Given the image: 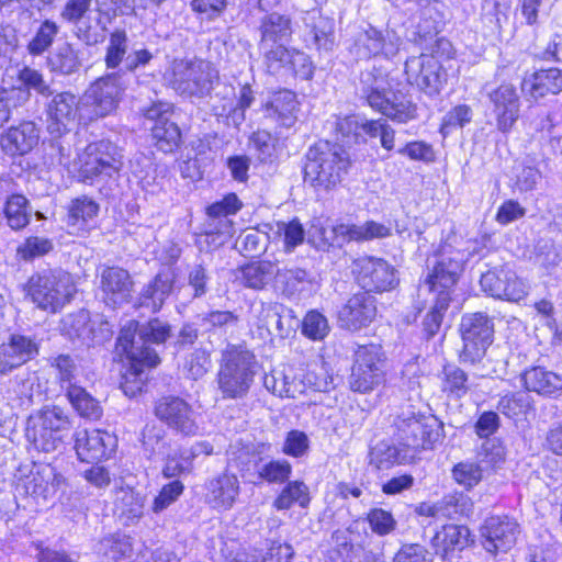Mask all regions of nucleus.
Returning <instances> with one entry per match:
<instances>
[{
	"instance_id": "nucleus-1",
	"label": "nucleus",
	"mask_w": 562,
	"mask_h": 562,
	"mask_svg": "<svg viewBox=\"0 0 562 562\" xmlns=\"http://www.w3.org/2000/svg\"><path fill=\"white\" fill-rule=\"evenodd\" d=\"M171 336V326L160 318L146 323L128 322L120 331L116 341V352L125 356L130 368L124 375L121 387L127 396L140 393L146 381L144 367L153 368L160 362L158 350Z\"/></svg>"
},
{
	"instance_id": "nucleus-2",
	"label": "nucleus",
	"mask_w": 562,
	"mask_h": 562,
	"mask_svg": "<svg viewBox=\"0 0 562 562\" xmlns=\"http://www.w3.org/2000/svg\"><path fill=\"white\" fill-rule=\"evenodd\" d=\"M385 78L383 72L369 68L360 74V93L369 106L397 123H407L417 117V105L402 92L386 94L384 90Z\"/></svg>"
},
{
	"instance_id": "nucleus-3",
	"label": "nucleus",
	"mask_w": 562,
	"mask_h": 562,
	"mask_svg": "<svg viewBox=\"0 0 562 562\" xmlns=\"http://www.w3.org/2000/svg\"><path fill=\"white\" fill-rule=\"evenodd\" d=\"M349 166V155L341 145L319 140L306 153L304 177L314 187L330 189L342 180Z\"/></svg>"
},
{
	"instance_id": "nucleus-4",
	"label": "nucleus",
	"mask_w": 562,
	"mask_h": 562,
	"mask_svg": "<svg viewBox=\"0 0 562 562\" xmlns=\"http://www.w3.org/2000/svg\"><path fill=\"white\" fill-rule=\"evenodd\" d=\"M256 359L243 346L231 345L222 355L217 387L224 400L245 397L254 382Z\"/></svg>"
},
{
	"instance_id": "nucleus-5",
	"label": "nucleus",
	"mask_w": 562,
	"mask_h": 562,
	"mask_svg": "<svg viewBox=\"0 0 562 562\" xmlns=\"http://www.w3.org/2000/svg\"><path fill=\"white\" fill-rule=\"evenodd\" d=\"M76 286L69 273L61 270H46L32 276L27 282V294L43 311L56 313L70 301Z\"/></svg>"
},
{
	"instance_id": "nucleus-6",
	"label": "nucleus",
	"mask_w": 562,
	"mask_h": 562,
	"mask_svg": "<svg viewBox=\"0 0 562 562\" xmlns=\"http://www.w3.org/2000/svg\"><path fill=\"white\" fill-rule=\"evenodd\" d=\"M70 428V420L58 406L44 407L27 418L25 436L41 451L52 452L63 442V431Z\"/></svg>"
},
{
	"instance_id": "nucleus-7",
	"label": "nucleus",
	"mask_w": 562,
	"mask_h": 562,
	"mask_svg": "<svg viewBox=\"0 0 562 562\" xmlns=\"http://www.w3.org/2000/svg\"><path fill=\"white\" fill-rule=\"evenodd\" d=\"M120 148L109 139H100L87 145L79 155L78 178L92 184L100 178H112L123 166Z\"/></svg>"
},
{
	"instance_id": "nucleus-8",
	"label": "nucleus",
	"mask_w": 562,
	"mask_h": 562,
	"mask_svg": "<svg viewBox=\"0 0 562 562\" xmlns=\"http://www.w3.org/2000/svg\"><path fill=\"white\" fill-rule=\"evenodd\" d=\"M395 436L412 449H429L442 435V424L434 415L403 411L394 419Z\"/></svg>"
},
{
	"instance_id": "nucleus-9",
	"label": "nucleus",
	"mask_w": 562,
	"mask_h": 562,
	"mask_svg": "<svg viewBox=\"0 0 562 562\" xmlns=\"http://www.w3.org/2000/svg\"><path fill=\"white\" fill-rule=\"evenodd\" d=\"M218 81V71L203 59L181 61L173 68L172 89L184 97L204 98Z\"/></svg>"
},
{
	"instance_id": "nucleus-10",
	"label": "nucleus",
	"mask_w": 562,
	"mask_h": 562,
	"mask_svg": "<svg viewBox=\"0 0 562 562\" xmlns=\"http://www.w3.org/2000/svg\"><path fill=\"white\" fill-rule=\"evenodd\" d=\"M459 331L462 338L460 361L474 364L480 362L493 342L494 323L482 312L468 313L461 317Z\"/></svg>"
},
{
	"instance_id": "nucleus-11",
	"label": "nucleus",
	"mask_w": 562,
	"mask_h": 562,
	"mask_svg": "<svg viewBox=\"0 0 562 562\" xmlns=\"http://www.w3.org/2000/svg\"><path fill=\"white\" fill-rule=\"evenodd\" d=\"M385 381V356L379 345L360 346L353 356L349 386L353 392L369 393Z\"/></svg>"
},
{
	"instance_id": "nucleus-12",
	"label": "nucleus",
	"mask_w": 562,
	"mask_h": 562,
	"mask_svg": "<svg viewBox=\"0 0 562 562\" xmlns=\"http://www.w3.org/2000/svg\"><path fill=\"white\" fill-rule=\"evenodd\" d=\"M351 271L358 285L369 294L391 291L400 282L397 270L382 258L360 257L353 260Z\"/></svg>"
},
{
	"instance_id": "nucleus-13",
	"label": "nucleus",
	"mask_w": 562,
	"mask_h": 562,
	"mask_svg": "<svg viewBox=\"0 0 562 562\" xmlns=\"http://www.w3.org/2000/svg\"><path fill=\"white\" fill-rule=\"evenodd\" d=\"M63 331L75 346L86 348L104 344L113 334L106 321H92L86 310L67 315L63 321Z\"/></svg>"
},
{
	"instance_id": "nucleus-14",
	"label": "nucleus",
	"mask_w": 562,
	"mask_h": 562,
	"mask_svg": "<svg viewBox=\"0 0 562 562\" xmlns=\"http://www.w3.org/2000/svg\"><path fill=\"white\" fill-rule=\"evenodd\" d=\"M405 75L409 85L428 95H437L446 82V72L432 55L422 54L405 61Z\"/></svg>"
},
{
	"instance_id": "nucleus-15",
	"label": "nucleus",
	"mask_w": 562,
	"mask_h": 562,
	"mask_svg": "<svg viewBox=\"0 0 562 562\" xmlns=\"http://www.w3.org/2000/svg\"><path fill=\"white\" fill-rule=\"evenodd\" d=\"M128 85L130 78H126V71L115 70L97 79L87 92L94 115L103 117L110 114L116 108Z\"/></svg>"
},
{
	"instance_id": "nucleus-16",
	"label": "nucleus",
	"mask_w": 562,
	"mask_h": 562,
	"mask_svg": "<svg viewBox=\"0 0 562 562\" xmlns=\"http://www.w3.org/2000/svg\"><path fill=\"white\" fill-rule=\"evenodd\" d=\"M156 417L169 428L183 436H195L199 431L196 413L191 404L178 396H164L155 404Z\"/></svg>"
},
{
	"instance_id": "nucleus-17",
	"label": "nucleus",
	"mask_w": 562,
	"mask_h": 562,
	"mask_svg": "<svg viewBox=\"0 0 562 562\" xmlns=\"http://www.w3.org/2000/svg\"><path fill=\"white\" fill-rule=\"evenodd\" d=\"M463 270L462 255L451 247H443L435 255L431 271L423 284V288L437 295L440 290L449 291L457 283Z\"/></svg>"
},
{
	"instance_id": "nucleus-18",
	"label": "nucleus",
	"mask_w": 562,
	"mask_h": 562,
	"mask_svg": "<svg viewBox=\"0 0 562 562\" xmlns=\"http://www.w3.org/2000/svg\"><path fill=\"white\" fill-rule=\"evenodd\" d=\"M79 110V99L69 91L55 93L46 103V130L52 137H61L70 132Z\"/></svg>"
},
{
	"instance_id": "nucleus-19",
	"label": "nucleus",
	"mask_w": 562,
	"mask_h": 562,
	"mask_svg": "<svg viewBox=\"0 0 562 562\" xmlns=\"http://www.w3.org/2000/svg\"><path fill=\"white\" fill-rule=\"evenodd\" d=\"M480 284L493 297L518 302L527 295V285L508 266L483 273Z\"/></svg>"
},
{
	"instance_id": "nucleus-20",
	"label": "nucleus",
	"mask_w": 562,
	"mask_h": 562,
	"mask_svg": "<svg viewBox=\"0 0 562 562\" xmlns=\"http://www.w3.org/2000/svg\"><path fill=\"white\" fill-rule=\"evenodd\" d=\"M520 533L519 524L509 516H492L482 527L483 547L493 554L508 552Z\"/></svg>"
},
{
	"instance_id": "nucleus-21",
	"label": "nucleus",
	"mask_w": 562,
	"mask_h": 562,
	"mask_svg": "<svg viewBox=\"0 0 562 562\" xmlns=\"http://www.w3.org/2000/svg\"><path fill=\"white\" fill-rule=\"evenodd\" d=\"M134 281L130 272L120 267H106L100 274V290L103 302L116 308L132 299Z\"/></svg>"
},
{
	"instance_id": "nucleus-22",
	"label": "nucleus",
	"mask_w": 562,
	"mask_h": 562,
	"mask_svg": "<svg viewBox=\"0 0 562 562\" xmlns=\"http://www.w3.org/2000/svg\"><path fill=\"white\" fill-rule=\"evenodd\" d=\"M493 105L496 127L502 133L509 132L519 119L520 101L516 88L510 83H503L487 93Z\"/></svg>"
},
{
	"instance_id": "nucleus-23",
	"label": "nucleus",
	"mask_w": 562,
	"mask_h": 562,
	"mask_svg": "<svg viewBox=\"0 0 562 562\" xmlns=\"http://www.w3.org/2000/svg\"><path fill=\"white\" fill-rule=\"evenodd\" d=\"M40 351L38 342L25 335L11 334L0 345V374H7L34 359Z\"/></svg>"
},
{
	"instance_id": "nucleus-24",
	"label": "nucleus",
	"mask_w": 562,
	"mask_h": 562,
	"mask_svg": "<svg viewBox=\"0 0 562 562\" xmlns=\"http://www.w3.org/2000/svg\"><path fill=\"white\" fill-rule=\"evenodd\" d=\"M375 315L376 305L374 296L367 292H358L341 307L338 319L341 327L355 331L368 326Z\"/></svg>"
},
{
	"instance_id": "nucleus-25",
	"label": "nucleus",
	"mask_w": 562,
	"mask_h": 562,
	"mask_svg": "<svg viewBox=\"0 0 562 562\" xmlns=\"http://www.w3.org/2000/svg\"><path fill=\"white\" fill-rule=\"evenodd\" d=\"M115 439L100 429L79 430L76 432V451L83 462L101 461L110 456Z\"/></svg>"
},
{
	"instance_id": "nucleus-26",
	"label": "nucleus",
	"mask_w": 562,
	"mask_h": 562,
	"mask_svg": "<svg viewBox=\"0 0 562 562\" xmlns=\"http://www.w3.org/2000/svg\"><path fill=\"white\" fill-rule=\"evenodd\" d=\"M205 488V502L216 510L231 509L240 493L238 477L227 472L209 480Z\"/></svg>"
},
{
	"instance_id": "nucleus-27",
	"label": "nucleus",
	"mask_w": 562,
	"mask_h": 562,
	"mask_svg": "<svg viewBox=\"0 0 562 562\" xmlns=\"http://www.w3.org/2000/svg\"><path fill=\"white\" fill-rule=\"evenodd\" d=\"M40 130L31 121H24L10 127L0 137V146L9 156H23L30 153L38 143Z\"/></svg>"
},
{
	"instance_id": "nucleus-28",
	"label": "nucleus",
	"mask_w": 562,
	"mask_h": 562,
	"mask_svg": "<svg viewBox=\"0 0 562 562\" xmlns=\"http://www.w3.org/2000/svg\"><path fill=\"white\" fill-rule=\"evenodd\" d=\"M175 277L164 270L156 274L140 291L137 307H146L153 313L158 312L173 291Z\"/></svg>"
},
{
	"instance_id": "nucleus-29",
	"label": "nucleus",
	"mask_w": 562,
	"mask_h": 562,
	"mask_svg": "<svg viewBox=\"0 0 562 562\" xmlns=\"http://www.w3.org/2000/svg\"><path fill=\"white\" fill-rule=\"evenodd\" d=\"M521 90L533 100L560 93L562 91V69L548 68L531 74L522 80Z\"/></svg>"
},
{
	"instance_id": "nucleus-30",
	"label": "nucleus",
	"mask_w": 562,
	"mask_h": 562,
	"mask_svg": "<svg viewBox=\"0 0 562 562\" xmlns=\"http://www.w3.org/2000/svg\"><path fill=\"white\" fill-rule=\"evenodd\" d=\"M307 29L305 41L318 50L329 52L335 45L334 20L321 11L312 10L304 18Z\"/></svg>"
},
{
	"instance_id": "nucleus-31",
	"label": "nucleus",
	"mask_w": 562,
	"mask_h": 562,
	"mask_svg": "<svg viewBox=\"0 0 562 562\" xmlns=\"http://www.w3.org/2000/svg\"><path fill=\"white\" fill-rule=\"evenodd\" d=\"M470 530L464 526L446 525L436 531L430 539L435 554L446 560L454 550L461 551L469 543Z\"/></svg>"
},
{
	"instance_id": "nucleus-32",
	"label": "nucleus",
	"mask_w": 562,
	"mask_h": 562,
	"mask_svg": "<svg viewBox=\"0 0 562 562\" xmlns=\"http://www.w3.org/2000/svg\"><path fill=\"white\" fill-rule=\"evenodd\" d=\"M525 387L543 396H553L562 391V375L544 367H532L521 374Z\"/></svg>"
},
{
	"instance_id": "nucleus-33",
	"label": "nucleus",
	"mask_w": 562,
	"mask_h": 562,
	"mask_svg": "<svg viewBox=\"0 0 562 562\" xmlns=\"http://www.w3.org/2000/svg\"><path fill=\"white\" fill-rule=\"evenodd\" d=\"M266 116L284 127H291L296 121L297 101L294 92L281 90L276 92L265 106Z\"/></svg>"
},
{
	"instance_id": "nucleus-34",
	"label": "nucleus",
	"mask_w": 562,
	"mask_h": 562,
	"mask_svg": "<svg viewBox=\"0 0 562 562\" xmlns=\"http://www.w3.org/2000/svg\"><path fill=\"white\" fill-rule=\"evenodd\" d=\"M259 32L263 43H285L293 32L292 21L286 14L270 12L261 18Z\"/></svg>"
},
{
	"instance_id": "nucleus-35",
	"label": "nucleus",
	"mask_w": 562,
	"mask_h": 562,
	"mask_svg": "<svg viewBox=\"0 0 562 562\" xmlns=\"http://www.w3.org/2000/svg\"><path fill=\"white\" fill-rule=\"evenodd\" d=\"M47 65L53 72L70 76L80 70V50L70 43L59 44L48 56Z\"/></svg>"
},
{
	"instance_id": "nucleus-36",
	"label": "nucleus",
	"mask_w": 562,
	"mask_h": 562,
	"mask_svg": "<svg viewBox=\"0 0 562 562\" xmlns=\"http://www.w3.org/2000/svg\"><path fill=\"white\" fill-rule=\"evenodd\" d=\"M233 95V90L226 89L224 99L227 102L221 106L213 104L212 110L217 116H231L233 122L238 125L245 120V110L254 103L255 94L250 86L246 83L240 88L237 104L234 103Z\"/></svg>"
},
{
	"instance_id": "nucleus-37",
	"label": "nucleus",
	"mask_w": 562,
	"mask_h": 562,
	"mask_svg": "<svg viewBox=\"0 0 562 562\" xmlns=\"http://www.w3.org/2000/svg\"><path fill=\"white\" fill-rule=\"evenodd\" d=\"M313 274L299 267L279 268L277 266L276 282L285 297H293L312 284Z\"/></svg>"
},
{
	"instance_id": "nucleus-38",
	"label": "nucleus",
	"mask_w": 562,
	"mask_h": 562,
	"mask_svg": "<svg viewBox=\"0 0 562 562\" xmlns=\"http://www.w3.org/2000/svg\"><path fill=\"white\" fill-rule=\"evenodd\" d=\"M413 457L407 449H402L387 441H380L369 452V463L378 470H387L396 464H404Z\"/></svg>"
},
{
	"instance_id": "nucleus-39",
	"label": "nucleus",
	"mask_w": 562,
	"mask_h": 562,
	"mask_svg": "<svg viewBox=\"0 0 562 562\" xmlns=\"http://www.w3.org/2000/svg\"><path fill=\"white\" fill-rule=\"evenodd\" d=\"M144 499L133 488H120L114 501L115 514L125 525L134 524L143 516Z\"/></svg>"
},
{
	"instance_id": "nucleus-40",
	"label": "nucleus",
	"mask_w": 562,
	"mask_h": 562,
	"mask_svg": "<svg viewBox=\"0 0 562 562\" xmlns=\"http://www.w3.org/2000/svg\"><path fill=\"white\" fill-rule=\"evenodd\" d=\"M100 562H124L132 555V542L125 535H111L98 544Z\"/></svg>"
},
{
	"instance_id": "nucleus-41",
	"label": "nucleus",
	"mask_w": 562,
	"mask_h": 562,
	"mask_svg": "<svg viewBox=\"0 0 562 562\" xmlns=\"http://www.w3.org/2000/svg\"><path fill=\"white\" fill-rule=\"evenodd\" d=\"M277 263L270 260L252 261L241 268V282L254 290H262L276 279Z\"/></svg>"
},
{
	"instance_id": "nucleus-42",
	"label": "nucleus",
	"mask_w": 562,
	"mask_h": 562,
	"mask_svg": "<svg viewBox=\"0 0 562 562\" xmlns=\"http://www.w3.org/2000/svg\"><path fill=\"white\" fill-rule=\"evenodd\" d=\"M66 396L70 402L74 409L83 418L98 420L102 416V407L98 400H95L90 393L82 386L69 387L66 392Z\"/></svg>"
},
{
	"instance_id": "nucleus-43",
	"label": "nucleus",
	"mask_w": 562,
	"mask_h": 562,
	"mask_svg": "<svg viewBox=\"0 0 562 562\" xmlns=\"http://www.w3.org/2000/svg\"><path fill=\"white\" fill-rule=\"evenodd\" d=\"M295 317L293 311L273 305L266 310L265 326L268 331L280 338H286L294 328Z\"/></svg>"
},
{
	"instance_id": "nucleus-44",
	"label": "nucleus",
	"mask_w": 562,
	"mask_h": 562,
	"mask_svg": "<svg viewBox=\"0 0 562 562\" xmlns=\"http://www.w3.org/2000/svg\"><path fill=\"white\" fill-rule=\"evenodd\" d=\"M52 474L53 470L49 467L40 469L34 465L29 474L18 476L16 491L24 495L42 496L47 491Z\"/></svg>"
},
{
	"instance_id": "nucleus-45",
	"label": "nucleus",
	"mask_w": 562,
	"mask_h": 562,
	"mask_svg": "<svg viewBox=\"0 0 562 562\" xmlns=\"http://www.w3.org/2000/svg\"><path fill=\"white\" fill-rule=\"evenodd\" d=\"M311 501L308 486L302 481L289 482L273 502L278 510L291 508L294 504L305 508Z\"/></svg>"
},
{
	"instance_id": "nucleus-46",
	"label": "nucleus",
	"mask_w": 562,
	"mask_h": 562,
	"mask_svg": "<svg viewBox=\"0 0 562 562\" xmlns=\"http://www.w3.org/2000/svg\"><path fill=\"white\" fill-rule=\"evenodd\" d=\"M52 368L60 387L67 392L69 387L78 386L80 368L75 358L69 355H58L52 359Z\"/></svg>"
},
{
	"instance_id": "nucleus-47",
	"label": "nucleus",
	"mask_w": 562,
	"mask_h": 562,
	"mask_svg": "<svg viewBox=\"0 0 562 562\" xmlns=\"http://www.w3.org/2000/svg\"><path fill=\"white\" fill-rule=\"evenodd\" d=\"M255 469L258 477L271 484H282L290 477L292 465L286 460H269L265 461L258 458L255 462Z\"/></svg>"
},
{
	"instance_id": "nucleus-48",
	"label": "nucleus",
	"mask_w": 562,
	"mask_h": 562,
	"mask_svg": "<svg viewBox=\"0 0 562 562\" xmlns=\"http://www.w3.org/2000/svg\"><path fill=\"white\" fill-rule=\"evenodd\" d=\"M450 301V293L446 290H440L435 296L434 305L423 321V331L427 339H430L438 333Z\"/></svg>"
},
{
	"instance_id": "nucleus-49",
	"label": "nucleus",
	"mask_w": 562,
	"mask_h": 562,
	"mask_svg": "<svg viewBox=\"0 0 562 562\" xmlns=\"http://www.w3.org/2000/svg\"><path fill=\"white\" fill-rule=\"evenodd\" d=\"M4 214L12 229L25 227L31 218L32 210L24 195L11 194L5 202Z\"/></svg>"
},
{
	"instance_id": "nucleus-50",
	"label": "nucleus",
	"mask_w": 562,
	"mask_h": 562,
	"mask_svg": "<svg viewBox=\"0 0 562 562\" xmlns=\"http://www.w3.org/2000/svg\"><path fill=\"white\" fill-rule=\"evenodd\" d=\"M150 130L159 150L170 153L179 146L181 132L175 122L170 120L164 121L162 123L154 124Z\"/></svg>"
},
{
	"instance_id": "nucleus-51",
	"label": "nucleus",
	"mask_w": 562,
	"mask_h": 562,
	"mask_svg": "<svg viewBox=\"0 0 562 562\" xmlns=\"http://www.w3.org/2000/svg\"><path fill=\"white\" fill-rule=\"evenodd\" d=\"M214 348L211 341L201 342L187 359L184 369L192 380L203 378L211 368V355Z\"/></svg>"
},
{
	"instance_id": "nucleus-52",
	"label": "nucleus",
	"mask_w": 562,
	"mask_h": 562,
	"mask_svg": "<svg viewBox=\"0 0 562 562\" xmlns=\"http://www.w3.org/2000/svg\"><path fill=\"white\" fill-rule=\"evenodd\" d=\"M127 34L124 30L116 29L110 34L104 56L106 69L115 70L123 63L127 53Z\"/></svg>"
},
{
	"instance_id": "nucleus-53",
	"label": "nucleus",
	"mask_w": 562,
	"mask_h": 562,
	"mask_svg": "<svg viewBox=\"0 0 562 562\" xmlns=\"http://www.w3.org/2000/svg\"><path fill=\"white\" fill-rule=\"evenodd\" d=\"M30 100L26 89L0 88V127L10 120L12 109L24 105Z\"/></svg>"
},
{
	"instance_id": "nucleus-54",
	"label": "nucleus",
	"mask_w": 562,
	"mask_h": 562,
	"mask_svg": "<svg viewBox=\"0 0 562 562\" xmlns=\"http://www.w3.org/2000/svg\"><path fill=\"white\" fill-rule=\"evenodd\" d=\"M330 327L325 315L317 310L308 311L302 321V334L311 340H323Z\"/></svg>"
},
{
	"instance_id": "nucleus-55",
	"label": "nucleus",
	"mask_w": 562,
	"mask_h": 562,
	"mask_svg": "<svg viewBox=\"0 0 562 562\" xmlns=\"http://www.w3.org/2000/svg\"><path fill=\"white\" fill-rule=\"evenodd\" d=\"M16 79L21 86L12 87L11 89H26L30 94V90H35L41 95L53 94L49 85L44 80L43 74L34 68L29 66L22 67L18 71Z\"/></svg>"
},
{
	"instance_id": "nucleus-56",
	"label": "nucleus",
	"mask_w": 562,
	"mask_h": 562,
	"mask_svg": "<svg viewBox=\"0 0 562 562\" xmlns=\"http://www.w3.org/2000/svg\"><path fill=\"white\" fill-rule=\"evenodd\" d=\"M445 379L442 390L451 396L460 398L467 394L470 389L467 373L453 366L446 367L443 370Z\"/></svg>"
},
{
	"instance_id": "nucleus-57",
	"label": "nucleus",
	"mask_w": 562,
	"mask_h": 562,
	"mask_svg": "<svg viewBox=\"0 0 562 562\" xmlns=\"http://www.w3.org/2000/svg\"><path fill=\"white\" fill-rule=\"evenodd\" d=\"M58 31L59 27L55 22L45 20L38 27L32 41L29 43V53L34 56L43 54L52 45Z\"/></svg>"
},
{
	"instance_id": "nucleus-58",
	"label": "nucleus",
	"mask_w": 562,
	"mask_h": 562,
	"mask_svg": "<svg viewBox=\"0 0 562 562\" xmlns=\"http://www.w3.org/2000/svg\"><path fill=\"white\" fill-rule=\"evenodd\" d=\"M473 111L468 104H459L448 111L442 117L440 132L441 134H448L452 128H462L469 124L472 120Z\"/></svg>"
},
{
	"instance_id": "nucleus-59",
	"label": "nucleus",
	"mask_w": 562,
	"mask_h": 562,
	"mask_svg": "<svg viewBox=\"0 0 562 562\" xmlns=\"http://www.w3.org/2000/svg\"><path fill=\"white\" fill-rule=\"evenodd\" d=\"M268 236L263 233L250 229L239 236L237 245L244 256L255 257L266 250Z\"/></svg>"
},
{
	"instance_id": "nucleus-60",
	"label": "nucleus",
	"mask_w": 562,
	"mask_h": 562,
	"mask_svg": "<svg viewBox=\"0 0 562 562\" xmlns=\"http://www.w3.org/2000/svg\"><path fill=\"white\" fill-rule=\"evenodd\" d=\"M249 140L260 161L266 162L274 156L277 139L269 132L265 130L254 132Z\"/></svg>"
},
{
	"instance_id": "nucleus-61",
	"label": "nucleus",
	"mask_w": 562,
	"mask_h": 562,
	"mask_svg": "<svg viewBox=\"0 0 562 562\" xmlns=\"http://www.w3.org/2000/svg\"><path fill=\"white\" fill-rule=\"evenodd\" d=\"M184 486L179 480H175L162 486L159 494L154 498L151 510L159 514L173 504L183 493Z\"/></svg>"
},
{
	"instance_id": "nucleus-62",
	"label": "nucleus",
	"mask_w": 562,
	"mask_h": 562,
	"mask_svg": "<svg viewBox=\"0 0 562 562\" xmlns=\"http://www.w3.org/2000/svg\"><path fill=\"white\" fill-rule=\"evenodd\" d=\"M367 520L373 532L379 536L391 533L396 527L393 515L382 508H373L367 515Z\"/></svg>"
},
{
	"instance_id": "nucleus-63",
	"label": "nucleus",
	"mask_w": 562,
	"mask_h": 562,
	"mask_svg": "<svg viewBox=\"0 0 562 562\" xmlns=\"http://www.w3.org/2000/svg\"><path fill=\"white\" fill-rule=\"evenodd\" d=\"M452 476L459 484L471 488L482 480V469L472 462H460L453 467Z\"/></svg>"
},
{
	"instance_id": "nucleus-64",
	"label": "nucleus",
	"mask_w": 562,
	"mask_h": 562,
	"mask_svg": "<svg viewBox=\"0 0 562 562\" xmlns=\"http://www.w3.org/2000/svg\"><path fill=\"white\" fill-rule=\"evenodd\" d=\"M241 205L238 196L229 193L206 209L207 218H229L228 216L237 213Z\"/></svg>"
}]
</instances>
